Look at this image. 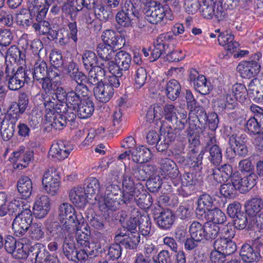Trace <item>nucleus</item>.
Wrapping results in <instances>:
<instances>
[{
	"label": "nucleus",
	"instance_id": "f257e3e1",
	"mask_svg": "<svg viewBox=\"0 0 263 263\" xmlns=\"http://www.w3.org/2000/svg\"><path fill=\"white\" fill-rule=\"evenodd\" d=\"M105 198L100 203L99 208L105 219L111 217L114 212L120 207L121 190L120 186L110 182H105Z\"/></svg>",
	"mask_w": 263,
	"mask_h": 263
},
{
	"label": "nucleus",
	"instance_id": "f03ea898",
	"mask_svg": "<svg viewBox=\"0 0 263 263\" xmlns=\"http://www.w3.org/2000/svg\"><path fill=\"white\" fill-rule=\"evenodd\" d=\"M60 222L65 230H87L88 224L83 219L78 220L73 207L68 203H63L59 208Z\"/></svg>",
	"mask_w": 263,
	"mask_h": 263
},
{
	"label": "nucleus",
	"instance_id": "7ed1b4c3",
	"mask_svg": "<svg viewBox=\"0 0 263 263\" xmlns=\"http://www.w3.org/2000/svg\"><path fill=\"white\" fill-rule=\"evenodd\" d=\"M28 70L20 66L15 70L14 66L7 64L5 67V79L8 82V87L11 90H18L23 87L30 80Z\"/></svg>",
	"mask_w": 263,
	"mask_h": 263
},
{
	"label": "nucleus",
	"instance_id": "20e7f679",
	"mask_svg": "<svg viewBox=\"0 0 263 263\" xmlns=\"http://www.w3.org/2000/svg\"><path fill=\"white\" fill-rule=\"evenodd\" d=\"M261 53L254 54L248 61H242L237 67L242 78L250 79L260 71L261 66L259 63Z\"/></svg>",
	"mask_w": 263,
	"mask_h": 263
},
{
	"label": "nucleus",
	"instance_id": "39448f33",
	"mask_svg": "<svg viewBox=\"0 0 263 263\" xmlns=\"http://www.w3.org/2000/svg\"><path fill=\"white\" fill-rule=\"evenodd\" d=\"M60 176L54 168L46 170L42 178V184L45 191L51 196L56 195L60 187Z\"/></svg>",
	"mask_w": 263,
	"mask_h": 263
},
{
	"label": "nucleus",
	"instance_id": "423d86ee",
	"mask_svg": "<svg viewBox=\"0 0 263 263\" xmlns=\"http://www.w3.org/2000/svg\"><path fill=\"white\" fill-rule=\"evenodd\" d=\"M173 40V37L168 33L160 34L156 42H154V48L151 51L149 60L153 62L158 59L162 55L166 54L169 48V42Z\"/></svg>",
	"mask_w": 263,
	"mask_h": 263
},
{
	"label": "nucleus",
	"instance_id": "0eeeda50",
	"mask_svg": "<svg viewBox=\"0 0 263 263\" xmlns=\"http://www.w3.org/2000/svg\"><path fill=\"white\" fill-rule=\"evenodd\" d=\"M247 136L245 134L239 132L232 134L229 138V144L230 148L235 155L245 157L248 153V148L246 145Z\"/></svg>",
	"mask_w": 263,
	"mask_h": 263
},
{
	"label": "nucleus",
	"instance_id": "6e6552de",
	"mask_svg": "<svg viewBox=\"0 0 263 263\" xmlns=\"http://www.w3.org/2000/svg\"><path fill=\"white\" fill-rule=\"evenodd\" d=\"M232 178L237 190L240 193H245L250 191L256 184L258 179V176L255 173H250L241 177L238 172H235Z\"/></svg>",
	"mask_w": 263,
	"mask_h": 263
},
{
	"label": "nucleus",
	"instance_id": "1a4fd4ad",
	"mask_svg": "<svg viewBox=\"0 0 263 263\" xmlns=\"http://www.w3.org/2000/svg\"><path fill=\"white\" fill-rule=\"evenodd\" d=\"M115 241L119 242L126 249H136L140 240L139 231H127L123 233L121 231L115 237Z\"/></svg>",
	"mask_w": 263,
	"mask_h": 263
},
{
	"label": "nucleus",
	"instance_id": "9d476101",
	"mask_svg": "<svg viewBox=\"0 0 263 263\" xmlns=\"http://www.w3.org/2000/svg\"><path fill=\"white\" fill-rule=\"evenodd\" d=\"M214 199L208 194L201 195L198 199L196 215L198 219L206 218V214L214 208Z\"/></svg>",
	"mask_w": 263,
	"mask_h": 263
},
{
	"label": "nucleus",
	"instance_id": "9b49d317",
	"mask_svg": "<svg viewBox=\"0 0 263 263\" xmlns=\"http://www.w3.org/2000/svg\"><path fill=\"white\" fill-rule=\"evenodd\" d=\"M103 41L114 50L121 49L125 44V40L112 30H106L101 35Z\"/></svg>",
	"mask_w": 263,
	"mask_h": 263
},
{
	"label": "nucleus",
	"instance_id": "f8f14e48",
	"mask_svg": "<svg viewBox=\"0 0 263 263\" xmlns=\"http://www.w3.org/2000/svg\"><path fill=\"white\" fill-rule=\"evenodd\" d=\"M37 6L33 4L30 6L29 9H22L16 15L17 24L24 28H27L33 24V16H36L39 11Z\"/></svg>",
	"mask_w": 263,
	"mask_h": 263
},
{
	"label": "nucleus",
	"instance_id": "ddd939ff",
	"mask_svg": "<svg viewBox=\"0 0 263 263\" xmlns=\"http://www.w3.org/2000/svg\"><path fill=\"white\" fill-rule=\"evenodd\" d=\"M164 7L160 5L147 6L144 12L145 19L154 25L164 22Z\"/></svg>",
	"mask_w": 263,
	"mask_h": 263
},
{
	"label": "nucleus",
	"instance_id": "4468645a",
	"mask_svg": "<svg viewBox=\"0 0 263 263\" xmlns=\"http://www.w3.org/2000/svg\"><path fill=\"white\" fill-rule=\"evenodd\" d=\"M54 240L57 241H63V252L64 255L69 260L73 261L77 251L76 245L73 242H66L65 231H56Z\"/></svg>",
	"mask_w": 263,
	"mask_h": 263
},
{
	"label": "nucleus",
	"instance_id": "2eb2a0df",
	"mask_svg": "<svg viewBox=\"0 0 263 263\" xmlns=\"http://www.w3.org/2000/svg\"><path fill=\"white\" fill-rule=\"evenodd\" d=\"M126 168L135 178L143 181L149 178L154 171L152 165H141L137 163H132L128 168Z\"/></svg>",
	"mask_w": 263,
	"mask_h": 263
},
{
	"label": "nucleus",
	"instance_id": "dca6fc26",
	"mask_svg": "<svg viewBox=\"0 0 263 263\" xmlns=\"http://www.w3.org/2000/svg\"><path fill=\"white\" fill-rule=\"evenodd\" d=\"M249 96L255 102L263 101V76L259 78H254L249 85Z\"/></svg>",
	"mask_w": 263,
	"mask_h": 263
},
{
	"label": "nucleus",
	"instance_id": "f3484780",
	"mask_svg": "<svg viewBox=\"0 0 263 263\" xmlns=\"http://www.w3.org/2000/svg\"><path fill=\"white\" fill-rule=\"evenodd\" d=\"M24 51L25 50L21 51L15 45L10 46L6 53V63L4 66L5 67L7 64H12L13 66L16 63L20 65L25 64L26 56Z\"/></svg>",
	"mask_w": 263,
	"mask_h": 263
},
{
	"label": "nucleus",
	"instance_id": "a211bd4d",
	"mask_svg": "<svg viewBox=\"0 0 263 263\" xmlns=\"http://www.w3.org/2000/svg\"><path fill=\"white\" fill-rule=\"evenodd\" d=\"M161 175L170 178H176L179 171L176 163L172 159L164 158L159 161Z\"/></svg>",
	"mask_w": 263,
	"mask_h": 263
},
{
	"label": "nucleus",
	"instance_id": "6ab92c4d",
	"mask_svg": "<svg viewBox=\"0 0 263 263\" xmlns=\"http://www.w3.org/2000/svg\"><path fill=\"white\" fill-rule=\"evenodd\" d=\"M50 209V202L47 196L37 197L33 207V213L35 217L42 218L48 213Z\"/></svg>",
	"mask_w": 263,
	"mask_h": 263
},
{
	"label": "nucleus",
	"instance_id": "aec40b11",
	"mask_svg": "<svg viewBox=\"0 0 263 263\" xmlns=\"http://www.w3.org/2000/svg\"><path fill=\"white\" fill-rule=\"evenodd\" d=\"M20 237L17 240L16 249L12 255L16 259H26L29 256H31V249L32 245L28 242L26 237Z\"/></svg>",
	"mask_w": 263,
	"mask_h": 263
},
{
	"label": "nucleus",
	"instance_id": "412c9836",
	"mask_svg": "<svg viewBox=\"0 0 263 263\" xmlns=\"http://www.w3.org/2000/svg\"><path fill=\"white\" fill-rule=\"evenodd\" d=\"M93 93L97 100L102 103H106L112 97L114 89L103 83H100L93 88Z\"/></svg>",
	"mask_w": 263,
	"mask_h": 263
},
{
	"label": "nucleus",
	"instance_id": "4be33fe9",
	"mask_svg": "<svg viewBox=\"0 0 263 263\" xmlns=\"http://www.w3.org/2000/svg\"><path fill=\"white\" fill-rule=\"evenodd\" d=\"M239 255L242 260L246 263L257 262L260 257V253L247 243L241 246Z\"/></svg>",
	"mask_w": 263,
	"mask_h": 263
},
{
	"label": "nucleus",
	"instance_id": "5701e85b",
	"mask_svg": "<svg viewBox=\"0 0 263 263\" xmlns=\"http://www.w3.org/2000/svg\"><path fill=\"white\" fill-rule=\"evenodd\" d=\"M159 226L162 229H169L173 224L175 216L168 209H162L159 213L155 214Z\"/></svg>",
	"mask_w": 263,
	"mask_h": 263
},
{
	"label": "nucleus",
	"instance_id": "b1692460",
	"mask_svg": "<svg viewBox=\"0 0 263 263\" xmlns=\"http://www.w3.org/2000/svg\"><path fill=\"white\" fill-rule=\"evenodd\" d=\"M83 189L86 193L88 200L94 199L96 200L100 190L99 180L93 177L86 179Z\"/></svg>",
	"mask_w": 263,
	"mask_h": 263
},
{
	"label": "nucleus",
	"instance_id": "393cba45",
	"mask_svg": "<svg viewBox=\"0 0 263 263\" xmlns=\"http://www.w3.org/2000/svg\"><path fill=\"white\" fill-rule=\"evenodd\" d=\"M246 127L250 133L263 134V114H258L250 118L246 123Z\"/></svg>",
	"mask_w": 263,
	"mask_h": 263
},
{
	"label": "nucleus",
	"instance_id": "a878e982",
	"mask_svg": "<svg viewBox=\"0 0 263 263\" xmlns=\"http://www.w3.org/2000/svg\"><path fill=\"white\" fill-rule=\"evenodd\" d=\"M31 251L30 257L34 260V263H43L50 254L45 245L41 243H34L31 246Z\"/></svg>",
	"mask_w": 263,
	"mask_h": 263
},
{
	"label": "nucleus",
	"instance_id": "bb28decb",
	"mask_svg": "<svg viewBox=\"0 0 263 263\" xmlns=\"http://www.w3.org/2000/svg\"><path fill=\"white\" fill-rule=\"evenodd\" d=\"M234 35L227 31L219 34L218 41L219 44L223 46L226 50L233 52L239 45L238 42L234 41Z\"/></svg>",
	"mask_w": 263,
	"mask_h": 263
},
{
	"label": "nucleus",
	"instance_id": "cd10ccee",
	"mask_svg": "<svg viewBox=\"0 0 263 263\" xmlns=\"http://www.w3.org/2000/svg\"><path fill=\"white\" fill-rule=\"evenodd\" d=\"M71 148L66 146L62 141L52 145L49 150V154L52 158L58 160H63L69 155Z\"/></svg>",
	"mask_w": 263,
	"mask_h": 263
},
{
	"label": "nucleus",
	"instance_id": "c85d7f7f",
	"mask_svg": "<svg viewBox=\"0 0 263 263\" xmlns=\"http://www.w3.org/2000/svg\"><path fill=\"white\" fill-rule=\"evenodd\" d=\"M215 247L219 249L226 256H229L234 253L237 249L235 242L228 240L226 238H218L215 241Z\"/></svg>",
	"mask_w": 263,
	"mask_h": 263
},
{
	"label": "nucleus",
	"instance_id": "c756f323",
	"mask_svg": "<svg viewBox=\"0 0 263 263\" xmlns=\"http://www.w3.org/2000/svg\"><path fill=\"white\" fill-rule=\"evenodd\" d=\"M69 198L73 204L81 208L83 207L88 202L86 193L81 187L72 189L69 193Z\"/></svg>",
	"mask_w": 263,
	"mask_h": 263
},
{
	"label": "nucleus",
	"instance_id": "7c9ffc66",
	"mask_svg": "<svg viewBox=\"0 0 263 263\" xmlns=\"http://www.w3.org/2000/svg\"><path fill=\"white\" fill-rule=\"evenodd\" d=\"M47 13L41 15V11H37L36 15L37 22L33 23L32 27L37 34L45 35L48 33L50 29V25L48 21L44 20Z\"/></svg>",
	"mask_w": 263,
	"mask_h": 263
},
{
	"label": "nucleus",
	"instance_id": "2f4dec72",
	"mask_svg": "<svg viewBox=\"0 0 263 263\" xmlns=\"http://www.w3.org/2000/svg\"><path fill=\"white\" fill-rule=\"evenodd\" d=\"M131 154L134 163L137 164L147 162L152 156L151 151L144 146L137 147Z\"/></svg>",
	"mask_w": 263,
	"mask_h": 263
},
{
	"label": "nucleus",
	"instance_id": "473e14b6",
	"mask_svg": "<svg viewBox=\"0 0 263 263\" xmlns=\"http://www.w3.org/2000/svg\"><path fill=\"white\" fill-rule=\"evenodd\" d=\"M245 207L248 216H255L263 209V200L258 197L253 198L246 202Z\"/></svg>",
	"mask_w": 263,
	"mask_h": 263
},
{
	"label": "nucleus",
	"instance_id": "72a5a7b5",
	"mask_svg": "<svg viewBox=\"0 0 263 263\" xmlns=\"http://www.w3.org/2000/svg\"><path fill=\"white\" fill-rule=\"evenodd\" d=\"M181 89V85L178 81L170 80L165 86L166 96L170 100L175 101L179 97Z\"/></svg>",
	"mask_w": 263,
	"mask_h": 263
},
{
	"label": "nucleus",
	"instance_id": "f704fd0d",
	"mask_svg": "<svg viewBox=\"0 0 263 263\" xmlns=\"http://www.w3.org/2000/svg\"><path fill=\"white\" fill-rule=\"evenodd\" d=\"M17 190L23 198L30 197L32 190V183L31 179L27 176L22 177L17 182Z\"/></svg>",
	"mask_w": 263,
	"mask_h": 263
},
{
	"label": "nucleus",
	"instance_id": "c9c22d12",
	"mask_svg": "<svg viewBox=\"0 0 263 263\" xmlns=\"http://www.w3.org/2000/svg\"><path fill=\"white\" fill-rule=\"evenodd\" d=\"M115 62L120 69H122V72L126 71L129 68L132 57L131 55L124 51L118 52L115 55Z\"/></svg>",
	"mask_w": 263,
	"mask_h": 263
},
{
	"label": "nucleus",
	"instance_id": "e433bc0d",
	"mask_svg": "<svg viewBox=\"0 0 263 263\" xmlns=\"http://www.w3.org/2000/svg\"><path fill=\"white\" fill-rule=\"evenodd\" d=\"M94 104L90 99L84 101L76 111L77 115L81 119H87L91 117L94 111Z\"/></svg>",
	"mask_w": 263,
	"mask_h": 263
},
{
	"label": "nucleus",
	"instance_id": "4c0bfd02",
	"mask_svg": "<svg viewBox=\"0 0 263 263\" xmlns=\"http://www.w3.org/2000/svg\"><path fill=\"white\" fill-rule=\"evenodd\" d=\"M48 68L46 63L41 59L37 60L34 65L33 81H40L47 77Z\"/></svg>",
	"mask_w": 263,
	"mask_h": 263
},
{
	"label": "nucleus",
	"instance_id": "58836bf2",
	"mask_svg": "<svg viewBox=\"0 0 263 263\" xmlns=\"http://www.w3.org/2000/svg\"><path fill=\"white\" fill-rule=\"evenodd\" d=\"M22 114H23L22 112H20L16 108V104L15 103L10 104L3 121L5 123L16 126V123Z\"/></svg>",
	"mask_w": 263,
	"mask_h": 263
},
{
	"label": "nucleus",
	"instance_id": "ea45409f",
	"mask_svg": "<svg viewBox=\"0 0 263 263\" xmlns=\"http://www.w3.org/2000/svg\"><path fill=\"white\" fill-rule=\"evenodd\" d=\"M136 17V15H132L119 11L116 15V20L121 26L128 28L133 26Z\"/></svg>",
	"mask_w": 263,
	"mask_h": 263
},
{
	"label": "nucleus",
	"instance_id": "a19ab883",
	"mask_svg": "<svg viewBox=\"0 0 263 263\" xmlns=\"http://www.w3.org/2000/svg\"><path fill=\"white\" fill-rule=\"evenodd\" d=\"M88 76H86V83L92 85H98L100 83H103L102 78L104 77L103 72L99 68L89 69Z\"/></svg>",
	"mask_w": 263,
	"mask_h": 263
},
{
	"label": "nucleus",
	"instance_id": "79ce46f5",
	"mask_svg": "<svg viewBox=\"0 0 263 263\" xmlns=\"http://www.w3.org/2000/svg\"><path fill=\"white\" fill-rule=\"evenodd\" d=\"M233 95L236 97L238 101L244 103L249 96V89L247 90L245 85L240 83H236L232 86Z\"/></svg>",
	"mask_w": 263,
	"mask_h": 263
},
{
	"label": "nucleus",
	"instance_id": "37998d69",
	"mask_svg": "<svg viewBox=\"0 0 263 263\" xmlns=\"http://www.w3.org/2000/svg\"><path fill=\"white\" fill-rule=\"evenodd\" d=\"M212 220L214 224H223L226 216L218 208L214 207L206 214V218Z\"/></svg>",
	"mask_w": 263,
	"mask_h": 263
},
{
	"label": "nucleus",
	"instance_id": "c03bdc74",
	"mask_svg": "<svg viewBox=\"0 0 263 263\" xmlns=\"http://www.w3.org/2000/svg\"><path fill=\"white\" fill-rule=\"evenodd\" d=\"M96 51L101 59L111 60L115 53V50L104 42L97 45Z\"/></svg>",
	"mask_w": 263,
	"mask_h": 263
},
{
	"label": "nucleus",
	"instance_id": "a18cd8bd",
	"mask_svg": "<svg viewBox=\"0 0 263 263\" xmlns=\"http://www.w3.org/2000/svg\"><path fill=\"white\" fill-rule=\"evenodd\" d=\"M162 108L159 104L151 106L146 115V120L147 122H152L161 119L162 115Z\"/></svg>",
	"mask_w": 263,
	"mask_h": 263
},
{
	"label": "nucleus",
	"instance_id": "49530a36",
	"mask_svg": "<svg viewBox=\"0 0 263 263\" xmlns=\"http://www.w3.org/2000/svg\"><path fill=\"white\" fill-rule=\"evenodd\" d=\"M207 151L210 155L209 160L215 166H218L222 161L221 150L217 145H212Z\"/></svg>",
	"mask_w": 263,
	"mask_h": 263
},
{
	"label": "nucleus",
	"instance_id": "de8ad7c7",
	"mask_svg": "<svg viewBox=\"0 0 263 263\" xmlns=\"http://www.w3.org/2000/svg\"><path fill=\"white\" fill-rule=\"evenodd\" d=\"M23 150V148L19 152H14V157L19 164L26 167V165L32 160L34 154L32 151H27L24 152Z\"/></svg>",
	"mask_w": 263,
	"mask_h": 263
},
{
	"label": "nucleus",
	"instance_id": "09e8293b",
	"mask_svg": "<svg viewBox=\"0 0 263 263\" xmlns=\"http://www.w3.org/2000/svg\"><path fill=\"white\" fill-rule=\"evenodd\" d=\"M210 83L208 84L205 77L203 75L198 76L194 82L195 89L200 93L205 95L210 92Z\"/></svg>",
	"mask_w": 263,
	"mask_h": 263
},
{
	"label": "nucleus",
	"instance_id": "8fccbe9b",
	"mask_svg": "<svg viewBox=\"0 0 263 263\" xmlns=\"http://www.w3.org/2000/svg\"><path fill=\"white\" fill-rule=\"evenodd\" d=\"M215 2L212 0H203L200 5V13L203 17L212 18L214 15Z\"/></svg>",
	"mask_w": 263,
	"mask_h": 263
},
{
	"label": "nucleus",
	"instance_id": "3c124183",
	"mask_svg": "<svg viewBox=\"0 0 263 263\" xmlns=\"http://www.w3.org/2000/svg\"><path fill=\"white\" fill-rule=\"evenodd\" d=\"M235 218L236 219L234 220L232 223H229L226 226L227 228L218 227V230L221 229H226V230H232V227H234L239 230H242L245 229L247 223V218L246 215L242 214L240 215V216L236 217Z\"/></svg>",
	"mask_w": 263,
	"mask_h": 263
},
{
	"label": "nucleus",
	"instance_id": "603ef678",
	"mask_svg": "<svg viewBox=\"0 0 263 263\" xmlns=\"http://www.w3.org/2000/svg\"><path fill=\"white\" fill-rule=\"evenodd\" d=\"M82 60L85 69L88 70L95 67L97 64L98 58L94 52L86 50L83 54Z\"/></svg>",
	"mask_w": 263,
	"mask_h": 263
},
{
	"label": "nucleus",
	"instance_id": "864d4df0",
	"mask_svg": "<svg viewBox=\"0 0 263 263\" xmlns=\"http://www.w3.org/2000/svg\"><path fill=\"white\" fill-rule=\"evenodd\" d=\"M236 187L235 183L234 182L232 179V180H230V182L221 185L220 188V194L226 198H234L236 194V191L237 190Z\"/></svg>",
	"mask_w": 263,
	"mask_h": 263
},
{
	"label": "nucleus",
	"instance_id": "5fc2aeb1",
	"mask_svg": "<svg viewBox=\"0 0 263 263\" xmlns=\"http://www.w3.org/2000/svg\"><path fill=\"white\" fill-rule=\"evenodd\" d=\"M14 234L18 237H26L29 243L31 240H38L44 236V231H14Z\"/></svg>",
	"mask_w": 263,
	"mask_h": 263
},
{
	"label": "nucleus",
	"instance_id": "6e6d98bb",
	"mask_svg": "<svg viewBox=\"0 0 263 263\" xmlns=\"http://www.w3.org/2000/svg\"><path fill=\"white\" fill-rule=\"evenodd\" d=\"M135 86L137 88H140L145 84L147 80V72L145 69L140 67L137 68L134 75Z\"/></svg>",
	"mask_w": 263,
	"mask_h": 263
},
{
	"label": "nucleus",
	"instance_id": "4d7b16f0",
	"mask_svg": "<svg viewBox=\"0 0 263 263\" xmlns=\"http://www.w3.org/2000/svg\"><path fill=\"white\" fill-rule=\"evenodd\" d=\"M16 126L2 121L1 134L4 141H8L14 135Z\"/></svg>",
	"mask_w": 263,
	"mask_h": 263
},
{
	"label": "nucleus",
	"instance_id": "13d9d810",
	"mask_svg": "<svg viewBox=\"0 0 263 263\" xmlns=\"http://www.w3.org/2000/svg\"><path fill=\"white\" fill-rule=\"evenodd\" d=\"M207 179L213 180L217 183L225 181L219 167L215 166L214 167H209L207 170Z\"/></svg>",
	"mask_w": 263,
	"mask_h": 263
},
{
	"label": "nucleus",
	"instance_id": "bf43d9fd",
	"mask_svg": "<svg viewBox=\"0 0 263 263\" xmlns=\"http://www.w3.org/2000/svg\"><path fill=\"white\" fill-rule=\"evenodd\" d=\"M98 254V250H91L88 253L84 249H80V250L78 251L77 250L76 254L74 256V258H73V261H80L81 262H84L85 261L87 260L89 256H90V257L97 256Z\"/></svg>",
	"mask_w": 263,
	"mask_h": 263
},
{
	"label": "nucleus",
	"instance_id": "052dcab7",
	"mask_svg": "<svg viewBox=\"0 0 263 263\" xmlns=\"http://www.w3.org/2000/svg\"><path fill=\"white\" fill-rule=\"evenodd\" d=\"M65 103L67 107L72 108L74 111H76L79 108V105L82 103L77 96V93H75L72 90L68 91V95L66 100Z\"/></svg>",
	"mask_w": 263,
	"mask_h": 263
},
{
	"label": "nucleus",
	"instance_id": "680f3d73",
	"mask_svg": "<svg viewBox=\"0 0 263 263\" xmlns=\"http://www.w3.org/2000/svg\"><path fill=\"white\" fill-rule=\"evenodd\" d=\"M202 134L203 136V141L204 144H205L204 149L205 151H208L212 145H217L214 132L209 131V130H204L202 132Z\"/></svg>",
	"mask_w": 263,
	"mask_h": 263
},
{
	"label": "nucleus",
	"instance_id": "e2e57ef3",
	"mask_svg": "<svg viewBox=\"0 0 263 263\" xmlns=\"http://www.w3.org/2000/svg\"><path fill=\"white\" fill-rule=\"evenodd\" d=\"M204 155L203 151L198 155H190L189 164L190 167H192L196 170H200L202 168V159Z\"/></svg>",
	"mask_w": 263,
	"mask_h": 263
},
{
	"label": "nucleus",
	"instance_id": "0e129e2a",
	"mask_svg": "<svg viewBox=\"0 0 263 263\" xmlns=\"http://www.w3.org/2000/svg\"><path fill=\"white\" fill-rule=\"evenodd\" d=\"M29 103V99L28 95L24 92H21L19 93L18 97V102H12L10 104L15 103L16 104V108L24 114L28 106Z\"/></svg>",
	"mask_w": 263,
	"mask_h": 263
},
{
	"label": "nucleus",
	"instance_id": "69168bd1",
	"mask_svg": "<svg viewBox=\"0 0 263 263\" xmlns=\"http://www.w3.org/2000/svg\"><path fill=\"white\" fill-rule=\"evenodd\" d=\"M92 9L94 10V13L97 18L102 21H106L112 17L110 12L106 10L104 6L99 4Z\"/></svg>",
	"mask_w": 263,
	"mask_h": 263
},
{
	"label": "nucleus",
	"instance_id": "338daca9",
	"mask_svg": "<svg viewBox=\"0 0 263 263\" xmlns=\"http://www.w3.org/2000/svg\"><path fill=\"white\" fill-rule=\"evenodd\" d=\"M122 254L121 244L116 242L112 244L108 248L107 255L109 259L115 260L119 259Z\"/></svg>",
	"mask_w": 263,
	"mask_h": 263
},
{
	"label": "nucleus",
	"instance_id": "774afa93",
	"mask_svg": "<svg viewBox=\"0 0 263 263\" xmlns=\"http://www.w3.org/2000/svg\"><path fill=\"white\" fill-rule=\"evenodd\" d=\"M136 202L140 208L147 209L152 205L153 200L149 194H140Z\"/></svg>",
	"mask_w": 263,
	"mask_h": 263
}]
</instances>
